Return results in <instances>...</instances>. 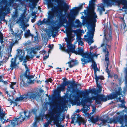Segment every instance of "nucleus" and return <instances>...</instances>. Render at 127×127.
<instances>
[{
    "label": "nucleus",
    "instance_id": "f257e3e1",
    "mask_svg": "<svg viewBox=\"0 0 127 127\" xmlns=\"http://www.w3.org/2000/svg\"><path fill=\"white\" fill-rule=\"evenodd\" d=\"M90 2L91 1H90L89 4V7L88 8L87 11V15L89 20L87 24L88 25L92 26L93 32L91 33V30H88V32H87V35L84 36V39L86 41L88 42L89 45L94 42L92 39L93 38L95 28V22L97 21L96 18L97 17L96 13L95 12V4L93 1L90 4Z\"/></svg>",
    "mask_w": 127,
    "mask_h": 127
},
{
    "label": "nucleus",
    "instance_id": "f03ea898",
    "mask_svg": "<svg viewBox=\"0 0 127 127\" xmlns=\"http://www.w3.org/2000/svg\"><path fill=\"white\" fill-rule=\"evenodd\" d=\"M122 89L121 88H119L118 91H116L107 96V97L103 95H99L93 97L94 100H95V102L98 104H100L101 101L103 102L106 101L107 100H112L117 98L118 97V95H122Z\"/></svg>",
    "mask_w": 127,
    "mask_h": 127
},
{
    "label": "nucleus",
    "instance_id": "7ed1b4c3",
    "mask_svg": "<svg viewBox=\"0 0 127 127\" xmlns=\"http://www.w3.org/2000/svg\"><path fill=\"white\" fill-rule=\"evenodd\" d=\"M68 42L70 48L67 50V52L68 53L71 52L72 53H74L76 55L81 56L82 57V58H81L82 64L83 65L86 64V62L88 52L87 51L85 52L83 48L79 47L77 48V51H76L75 50V48L73 47L71 42H70V41H69Z\"/></svg>",
    "mask_w": 127,
    "mask_h": 127
},
{
    "label": "nucleus",
    "instance_id": "20e7f679",
    "mask_svg": "<svg viewBox=\"0 0 127 127\" xmlns=\"http://www.w3.org/2000/svg\"><path fill=\"white\" fill-rule=\"evenodd\" d=\"M30 74L29 69H27L24 73L20 75V85L21 87H27L28 86V84L34 83V80L31 79L34 78V76Z\"/></svg>",
    "mask_w": 127,
    "mask_h": 127
},
{
    "label": "nucleus",
    "instance_id": "39448f33",
    "mask_svg": "<svg viewBox=\"0 0 127 127\" xmlns=\"http://www.w3.org/2000/svg\"><path fill=\"white\" fill-rule=\"evenodd\" d=\"M40 95L38 93L32 92H28L26 94L21 95L19 97H17L15 99V101H21L24 100L25 101L28 100L31 101L34 99L37 101L40 99Z\"/></svg>",
    "mask_w": 127,
    "mask_h": 127
},
{
    "label": "nucleus",
    "instance_id": "423d86ee",
    "mask_svg": "<svg viewBox=\"0 0 127 127\" xmlns=\"http://www.w3.org/2000/svg\"><path fill=\"white\" fill-rule=\"evenodd\" d=\"M72 87V91L75 94L76 93V94H71L70 95V97L69 98V101L71 102L72 104L75 105L76 103H77V105L80 104V101L79 97L80 95V92L78 91V89L76 90L74 89V88H77L78 86H80L81 84H77L75 83V81H73V83Z\"/></svg>",
    "mask_w": 127,
    "mask_h": 127
},
{
    "label": "nucleus",
    "instance_id": "0eeeda50",
    "mask_svg": "<svg viewBox=\"0 0 127 127\" xmlns=\"http://www.w3.org/2000/svg\"><path fill=\"white\" fill-rule=\"evenodd\" d=\"M78 91L80 92L79 95L83 96L84 98H86L83 101L81 102V104L83 106L85 105L86 103L91 102L92 100L91 98L88 97L90 93L93 94L95 95H97V96L98 95L97 94L98 90H96L94 88L90 90L89 91L87 90H85V91H80L79 90H78Z\"/></svg>",
    "mask_w": 127,
    "mask_h": 127
},
{
    "label": "nucleus",
    "instance_id": "6e6552de",
    "mask_svg": "<svg viewBox=\"0 0 127 127\" xmlns=\"http://www.w3.org/2000/svg\"><path fill=\"white\" fill-rule=\"evenodd\" d=\"M30 113L28 110L25 111L23 112H22L21 113L20 116L19 117L17 118H15L11 120V122L13 125H14L15 127L16 125H20L25 119H29L30 117Z\"/></svg>",
    "mask_w": 127,
    "mask_h": 127
},
{
    "label": "nucleus",
    "instance_id": "1a4fd4ad",
    "mask_svg": "<svg viewBox=\"0 0 127 127\" xmlns=\"http://www.w3.org/2000/svg\"><path fill=\"white\" fill-rule=\"evenodd\" d=\"M62 112V110L60 105L59 107L57 108L56 109L49 112V115L53 117L54 122L57 123H59V119L61 121H63L65 119V115L64 114H63L62 116V118H60V115Z\"/></svg>",
    "mask_w": 127,
    "mask_h": 127
},
{
    "label": "nucleus",
    "instance_id": "9d476101",
    "mask_svg": "<svg viewBox=\"0 0 127 127\" xmlns=\"http://www.w3.org/2000/svg\"><path fill=\"white\" fill-rule=\"evenodd\" d=\"M104 4L107 6H112L117 3L118 5H124L123 9H127V0H103Z\"/></svg>",
    "mask_w": 127,
    "mask_h": 127
},
{
    "label": "nucleus",
    "instance_id": "9b49d317",
    "mask_svg": "<svg viewBox=\"0 0 127 127\" xmlns=\"http://www.w3.org/2000/svg\"><path fill=\"white\" fill-rule=\"evenodd\" d=\"M25 54L23 51L21 49H19L18 51L16 57H15L14 59L12 58L11 61V64L10 66L11 70H12L14 68L16 67L17 66V64L16 63V60L17 58L19 57V60L21 62L23 60V57Z\"/></svg>",
    "mask_w": 127,
    "mask_h": 127
},
{
    "label": "nucleus",
    "instance_id": "f8f14e48",
    "mask_svg": "<svg viewBox=\"0 0 127 127\" xmlns=\"http://www.w3.org/2000/svg\"><path fill=\"white\" fill-rule=\"evenodd\" d=\"M66 78H65L64 80V83H62L60 85V87H57V90L58 92L64 91L65 90V87L68 84L70 85V86H67V92H69L71 91V89H72L73 82L67 81H66Z\"/></svg>",
    "mask_w": 127,
    "mask_h": 127
},
{
    "label": "nucleus",
    "instance_id": "ddd939ff",
    "mask_svg": "<svg viewBox=\"0 0 127 127\" xmlns=\"http://www.w3.org/2000/svg\"><path fill=\"white\" fill-rule=\"evenodd\" d=\"M125 119L126 122H127V116L126 115L124 116L121 115L117 117L114 119H110V123H111L113 122L117 123V122L120 124H123V123L124 119Z\"/></svg>",
    "mask_w": 127,
    "mask_h": 127
},
{
    "label": "nucleus",
    "instance_id": "4468645a",
    "mask_svg": "<svg viewBox=\"0 0 127 127\" xmlns=\"http://www.w3.org/2000/svg\"><path fill=\"white\" fill-rule=\"evenodd\" d=\"M103 52L105 54V60L106 63V66L105 71L109 75L110 73V71L108 68V66L109 65V52L106 47H105V49H103Z\"/></svg>",
    "mask_w": 127,
    "mask_h": 127
},
{
    "label": "nucleus",
    "instance_id": "2eb2a0df",
    "mask_svg": "<svg viewBox=\"0 0 127 127\" xmlns=\"http://www.w3.org/2000/svg\"><path fill=\"white\" fill-rule=\"evenodd\" d=\"M59 6L63 9L65 13L66 12L69 8V6L63 0H56Z\"/></svg>",
    "mask_w": 127,
    "mask_h": 127
},
{
    "label": "nucleus",
    "instance_id": "dca6fc26",
    "mask_svg": "<svg viewBox=\"0 0 127 127\" xmlns=\"http://www.w3.org/2000/svg\"><path fill=\"white\" fill-rule=\"evenodd\" d=\"M97 55L94 53L93 54L91 51L90 52H88L86 62V64L90 62H94V57H97Z\"/></svg>",
    "mask_w": 127,
    "mask_h": 127
},
{
    "label": "nucleus",
    "instance_id": "f3484780",
    "mask_svg": "<svg viewBox=\"0 0 127 127\" xmlns=\"http://www.w3.org/2000/svg\"><path fill=\"white\" fill-rule=\"evenodd\" d=\"M71 13L68 14L67 18H68V21L70 24L72 23L75 19V16L76 14L75 10L74 9L70 10Z\"/></svg>",
    "mask_w": 127,
    "mask_h": 127
},
{
    "label": "nucleus",
    "instance_id": "a211bd4d",
    "mask_svg": "<svg viewBox=\"0 0 127 127\" xmlns=\"http://www.w3.org/2000/svg\"><path fill=\"white\" fill-rule=\"evenodd\" d=\"M68 23L67 20L65 17V15L63 14L60 17L58 27H60L63 25L64 24Z\"/></svg>",
    "mask_w": 127,
    "mask_h": 127
},
{
    "label": "nucleus",
    "instance_id": "6ab92c4d",
    "mask_svg": "<svg viewBox=\"0 0 127 127\" xmlns=\"http://www.w3.org/2000/svg\"><path fill=\"white\" fill-rule=\"evenodd\" d=\"M23 32L22 30H18L17 32L13 34V36L15 37V39L19 40L21 39L23 35Z\"/></svg>",
    "mask_w": 127,
    "mask_h": 127
},
{
    "label": "nucleus",
    "instance_id": "aec40b11",
    "mask_svg": "<svg viewBox=\"0 0 127 127\" xmlns=\"http://www.w3.org/2000/svg\"><path fill=\"white\" fill-rule=\"evenodd\" d=\"M104 34L105 39L104 41H107V42H110V43H111L112 39L111 31L110 30L109 31V33L108 34L109 37L108 38H107L106 37V32L105 31V30H104Z\"/></svg>",
    "mask_w": 127,
    "mask_h": 127
},
{
    "label": "nucleus",
    "instance_id": "412c9836",
    "mask_svg": "<svg viewBox=\"0 0 127 127\" xmlns=\"http://www.w3.org/2000/svg\"><path fill=\"white\" fill-rule=\"evenodd\" d=\"M42 46L39 45L38 46H35L31 48V51L30 52V54H31L32 53H33L34 55L37 53L36 50L39 51L42 48Z\"/></svg>",
    "mask_w": 127,
    "mask_h": 127
},
{
    "label": "nucleus",
    "instance_id": "4be33fe9",
    "mask_svg": "<svg viewBox=\"0 0 127 127\" xmlns=\"http://www.w3.org/2000/svg\"><path fill=\"white\" fill-rule=\"evenodd\" d=\"M78 63L77 60H71L69 62H67V64H69V66L70 68H71L74 66L78 64Z\"/></svg>",
    "mask_w": 127,
    "mask_h": 127
},
{
    "label": "nucleus",
    "instance_id": "5701e85b",
    "mask_svg": "<svg viewBox=\"0 0 127 127\" xmlns=\"http://www.w3.org/2000/svg\"><path fill=\"white\" fill-rule=\"evenodd\" d=\"M3 111V110L0 108V121L2 124L5 123V120L4 119V117L6 114V113H4V112L3 113L2 112Z\"/></svg>",
    "mask_w": 127,
    "mask_h": 127
},
{
    "label": "nucleus",
    "instance_id": "b1692460",
    "mask_svg": "<svg viewBox=\"0 0 127 127\" xmlns=\"http://www.w3.org/2000/svg\"><path fill=\"white\" fill-rule=\"evenodd\" d=\"M44 112H41L39 114L38 116L36 118V121L38 122L40 121L41 120H42L43 119V117L44 116Z\"/></svg>",
    "mask_w": 127,
    "mask_h": 127
},
{
    "label": "nucleus",
    "instance_id": "393cba45",
    "mask_svg": "<svg viewBox=\"0 0 127 127\" xmlns=\"http://www.w3.org/2000/svg\"><path fill=\"white\" fill-rule=\"evenodd\" d=\"M89 118L90 120H88V121L91 122L92 123L95 124L96 122L98 121V116H97L95 118L94 117V116L93 115L91 117H89Z\"/></svg>",
    "mask_w": 127,
    "mask_h": 127
},
{
    "label": "nucleus",
    "instance_id": "a878e982",
    "mask_svg": "<svg viewBox=\"0 0 127 127\" xmlns=\"http://www.w3.org/2000/svg\"><path fill=\"white\" fill-rule=\"evenodd\" d=\"M57 8H56L54 9H52V12L48 14L49 17L50 19H52L54 17V15L53 13L57 12Z\"/></svg>",
    "mask_w": 127,
    "mask_h": 127
},
{
    "label": "nucleus",
    "instance_id": "bb28decb",
    "mask_svg": "<svg viewBox=\"0 0 127 127\" xmlns=\"http://www.w3.org/2000/svg\"><path fill=\"white\" fill-rule=\"evenodd\" d=\"M65 41L67 43V45H66V47L67 48V49H66V51L69 54V58L70 57V56H71V54L70 53V52H69V53L67 52V50L69 49V48H70V47H69L70 46H69V44H68V41H70V42H71V39L70 38H66V39H65Z\"/></svg>",
    "mask_w": 127,
    "mask_h": 127
},
{
    "label": "nucleus",
    "instance_id": "cd10ccee",
    "mask_svg": "<svg viewBox=\"0 0 127 127\" xmlns=\"http://www.w3.org/2000/svg\"><path fill=\"white\" fill-rule=\"evenodd\" d=\"M94 76H95V79L96 83H98L99 79L103 80L104 79V77L102 75L97 76V74H96L95 75H94Z\"/></svg>",
    "mask_w": 127,
    "mask_h": 127
},
{
    "label": "nucleus",
    "instance_id": "c85d7f7f",
    "mask_svg": "<svg viewBox=\"0 0 127 127\" xmlns=\"http://www.w3.org/2000/svg\"><path fill=\"white\" fill-rule=\"evenodd\" d=\"M58 29V28L57 27H54L52 28L51 32L53 37H55L56 36V34H54V33H56L55 31H56Z\"/></svg>",
    "mask_w": 127,
    "mask_h": 127
},
{
    "label": "nucleus",
    "instance_id": "c756f323",
    "mask_svg": "<svg viewBox=\"0 0 127 127\" xmlns=\"http://www.w3.org/2000/svg\"><path fill=\"white\" fill-rule=\"evenodd\" d=\"M14 45V43H13V42H11L10 44L9 47L8 49V51H9L8 53H9L10 54H11V52L12 49Z\"/></svg>",
    "mask_w": 127,
    "mask_h": 127
},
{
    "label": "nucleus",
    "instance_id": "7c9ffc66",
    "mask_svg": "<svg viewBox=\"0 0 127 127\" xmlns=\"http://www.w3.org/2000/svg\"><path fill=\"white\" fill-rule=\"evenodd\" d=\"M72 30L71 29H67V30L66 31V33L67 35V36L68 37L67 38H70H70H69L68 37L69 36H71V34H72ZM67 38H66L65 39H66Z\"/></svg>",
    "mask_w": 127,
    "mask_h": 127
},
{
    "label": "nucleus",
    "instance_id": "2f4dec72",
    "mask_svg": "<svg viewBox=\"0 0 127 127\" xmlns=\"http://www.w3.org/2000/svg\"><path fill=\"white\" fill-rule=\"evenodd\" d=\"M68 100L64 99L62 101V103L61 104V106L62 107H65L66 106V104H68Z\"/></svg>",
    "mask_w": 127,
    "mask_h": 127
},
{
    "label": "nucleus",
    "instance_id": "473e14b6",
    "mask_svg": "<svg viewBox=\"0 0 127 127\" xmlns=\"http://www.w3.org/2000/svg\"><path fill=\"white\" fill-rule=\"evenodd\" d=\"M83 8L82 4H80L78 7H74V8H75V9H74L76 11V14H77L79 11L82 9Z\"/></svg>",
    "mask_w": 127,
    "mask_h": 127
},
{
    "label": "nucleus",
    "instance_id": "72a5a7b5",
    "mask_svg": "<svg viewBox=\"0 0 127 127\" xmlns=\"http://www.w3.org/2000/svg\"><path fill=\"white\" fill-rule=\"evenodd\" d=\"M30 54L31 55V56H30L28 55H26L25 57V58L27 61H29V59H32L34 58V57L35 56V55H34V54L32 55V54Z\"/></svg>",
    "mask_w": 127,
    "mask_h": 127
},
{
    "label": "nucleus",
    "instance_id": "f704fd0d",
    "mask_svg": "<svg viewBox=\"0 0 127 127\" xmlns=\"http://www.w3.org/2000/svg\"><path fill=\"white\" fill-rule=\"evenodd\" d=\"M53 0H48L47 1V4L49 7H52L53 6V3L52 1Z\"/></svg>",
    "mask_w": 127,
    "mask_h": 127
},
{
    "label": "nucleus",
    "instance_id": "c9c22d12",
    "mask_svg": "<svg viewBox=\"0 0 127 127\" xmlns=\"http://www.w3.org/2000/svg\"><path fill=\"white\" fill-rule=\"evenodd\" d=\"M98 121L99 120L101 121H102V122L100 123V124H99V125H100L102 123H103V124H104L105 123H106L107 122V120H105L104 119H102L101 118H99L98 116Z\"/></svg>",
    "mask_w": 127,
    "mask_h": 127
},
{
    "label": "nucleus",
    "instance_id": "e433bc0d",
    "mask_svg": "<svg viewBox=\"0 0 127 127\" xmlns=\"http://www.w3.org/2000/svg\"><path fill=\"white\" fill-rule=\"evenodd\" d=\"M105 45H106L105 46V47H104V48H103V50L104 49H105V47H106L107 48V49L108 50V51H108V49H107V46H108V48L109 50H110L111 49V46L110 45H108L107 44L109 42H107V41H105Z\"/></svg>",
    "mask_w": 127,
    "mask_h": 127
},
{
    "label": "nucleus",
    "instance_id": "4c0bfd02",
    "mask_svg": "<svg viewBox=\"0 0 127 127\" xmlns=\"http://www.w3.org/2000/svg\"><path fill=\"white\" fill-rule=\"evenodd\" d=\"M36 111L37 109L35 108L32 109L30 111H29V112H30V116H31V113H32L33 114H36Z\"/></svg>",
    "mask_w": 127,
    "mask_h": 127
},
{
    "label": "nucleus",
    "instance_id": "58836bf2",
    "mask_svg": "<svg viewBox=\"0 0 127 127\" xmlns=\"http://www.w3.org/2000/svg\"><path fill=\"white\" fill-rule=\"evenodd\" d=\"M77 118L76 121V122H82V121L83 119L79 115L78 116Z\"/></svg>",
    "mask_w": 127,
    "mask_h": 127
},
{
    "label": "nucleus",
    "instance_id": "ea45409f",
    "mask_svg": "<svg viewBox=\"0 0 127 127\" xmlns=\"http://www.w3.org/2000/svg\"><path fill=\"white\" fill-rule=\"evenodd\" d=\"M92 63V67L94 70L97 67V65L96 63L94 61Z\"/></svg>",
    "mask_w": 127,
    "mask_h": 127
},
{
    "label": "nucleus",
    "instance_id": "a19ab883",
    "mask_svg": "<svg viewBox=\"0 0 127 127\" xmlns=\"http://www.w3.org/2000/svg\"><path fill=\"white\" fill-rule=\"evenodd\" d=\"M60 46L59 48L60 49L62 50H63L64 51H66V50H65L66 47H64V45H63V46H62L61 44H59Z\"/></svg>",
    "mask_w": 127,
    "mask_h": 127
},
{
    "label": "nucleus",
    "instance_id": "79ce46f5",
    "mask_svg": "<svg viewBox=\"0 0 127 127\" xmlns=\"http://www.w3.org/2000/svg\"><path fill=\"white\" fill-rule=\"evenodd\" d=\"M97 86L98 88V90L96 89V90H98V91H99L100 92H101L102 90V87L100 85V84H98V83H96Z\"/></svg>",
    "mask_w": 127,
    "mask_h": 127
},
{
    "label": "nucleus",
    "instance_id": "37998d69",
    "mask_svg": "<svg viewBox=\"0 0 127 127\" xmlns=\"http://www.w3.org/2000/svg\"><path fill=\"white\" fill-rule=\"evenodd\" d=\"M121 101L122 102V103L121 104V107L122 108H126V106H125L124 104L125 100H121Z\"/></svg>",
    "mask_w": 127,
    "mask_h": 127
},
{
    "label": "nucleus",
    "instance_id": "c03bdc74",
    "mask_svg": "<svg viewBox=\"0 0 127 127\" xmlns=\"http://www.w3.org/2000/svg\"><path fill=\"white\" fill-rule=\"evenodd\" d=\"M21 22L22 23H24L25 22L24 18H22L20 20H19L17 22V23Z\"/></svg>",
    "mask_w": 127,
    "mask_h": 127
},
{
    "label": "nucleus",
    "instance_id": "a18cd8bd",
    "mask_svg": "<svg viewBox=\"0 0 127 127\" xmlns=\"http://www.w3.org/2000/svg\"><path fill=\"white\" fill-rule=\"evenodd\" d=\"M123 25L124 26L123 29L124 30V32H125L127 31V28L126 27V24L125 22H124L123 23Z\"/></svg>",
    "mask_w": 127,
    "mask_h": 127
},
{
    "label": "nucleus",
    "instance_id": "49530a36",
    "mask_svg": "<svg viewBox=\"0 0 127 127\" xmlns=\"http://www.w3.org/2000/svg\"><path fill=\"white\" fill-rule=\"evenodd\" d=\"M99 8L101 9V10L102 11H105L104 6L102 5H102H100L99 6Z\"/></svg>",
    "mask_w": 127,
    "mask_h": 127
},
{
    "label": "nucleus",
    "instance_id": "de8ad7c7",
    "mask_svg": "<svg viewBox=\"0 0 127 127\" xmlns=\"http://www.w3.org/2000/svg\"><path fill=\"white\" fill-rule=\"evenodd\" d=\"M14 125H13L10 122H9L8 125H7V126L5 127H14Z\"/></svg>",
    "mask_w": 127,
    "mask_h": 127
},
{
    "label": "nucleus",
    "instance_id": "09e8293b",
    "mask_svg": "<svg viewBox=\"0 0 127 127\" xmlns=\"http://www.w3.org/2000/svg\"><path fill=\"white\" fill-rule=\"evenodd\" d=\"M97 71H99V69L97 68V66L94 69V75L97 74L96 72Z\"/></svg>",
    "mask_w": 127,
    "mask_h": 127
},
{
    "label": "nucleus",
    "instance_id": "8fccbe9b",
    "mask_svg": "<svg viewBox=\"0 0 127 127\" xmlns=\"http://www.w3.org/2000/svg\"><path fill=\"white\" fill-rule=\"evenodd\" d=\"M97 10L98 11H99V14L100 15H102V11L100 8H99V6H98V7L97 9Z\"/></svg>",
    "mask_w": 127,
    "mask_h": 127
},
{
    "label": "nucleus",
    "instance_id": "3c124183",
    "mask_svg": "<svg viewBox=\"0 0 127 127\" xmlns=\"http://www.w3.org/2000/svg\"><path fill=\"white\" fill-rule=\"evenodd\" d=\"M78 45H81L82 46L84 44L82 40H80L78 42Z\"/></svg>",
    "mask_w": 127,
    "mask_h": 127
},
{
    "label": "nucleus",
    "instance_id": "603ef678",
    "mask_svg": "<svg viewBox=\"0 0 127 127\" xmlns=\"http://www.w3.org/2000/svg\"><path fill=\"white\" fill-rule=\"evenodd\" d=\"M37 25L38 26H40L42 24V22L41 21V19H40L38 22Z\"/></svg>",
    "mask_w": 127,
    "mask_h": 127
},
{
    "label": "nucleus",
    "instance_id": "864d4df0",
    "mask_svg": "<svg viewBox=\"0 0 127 127\" xmlns=\"http://www.w3.org/2000/svg\"><path fill=\"white\" fill-rule=\"evenodd\" d=\"M82 121V124L83 125H85V126H86V121L83 118Z\"/></svg>",
    "mask_w": 127,
    "mask_h": 127
},
{
    "label": "nucleus",
    "instance_id": "5fc2aeb1",
    "mask_svg": "<svg viewBox=\"0 0 127 127\" xmlns=\"http://www.w3.org/2000/svg\"><path fill=\"white\" fill-rule=\"evenodd\" d=\"M0 39H3V35L2 33L0 31Z\"/></svg>",
    "mask_w": 127,
    "mask_h": 127
},
{
    "label": "nucleus",
    "instance_id": "6e6d98bb",
    "mask_svg": "<svg viewBox=\"0 0 127 127\" xmlns=\"http://www.w3.org/2000/svg\"><path fill=\"white\" fill-rule=\"evenodd\" d=\"M11 104L12 103H13L14 106H17L18 104V103L16 102H14L13 101H11Z\"/></svg>",
    "mask_w": 127,
    "mask_h": 127
},
{
    "label": "nucleus",
    "instance_id": "4d7b16f0",
    "mask_svg": "<svg viewBox=\"0 0 127 127\" xmlns=\"http://www.w3.org/2000/svg\"><path fill=\"white\" fill-rule=\"evenodd\" d=\"M49 57V55H45L43 57V60H45L47 58H48Z\"/></svg>",
    "mask_w": 127,
    "mask_h": 127
},
{
    "label": "nucleus",
    "instance_id": "13d9d810",
    "mask_svg": "<svg viewBox=\"0 0 127 127\" xmlns=\"http://www.w3.org/2000/svg\"><path fill=\"white\" fill-rule=\"evenodd\" d=\"M82 38L80 36H77V42H78L80 41V40H81Z\"/></svg>",
    "mask_w": 127,
    "mask_h": 127
},
{
    "label": "nucleus",
    "instance_id": "bf43d9fd",
    "mask_svg": "<svg viewBox=\"0 0 127 127\" xmlns=\"http://www.w3.org/2000/svg\"><path fill=\"white\" fill-rule=\"evenodd\" d=\"M39 52L40 54H43V55L46 53V51L44 50H43L40 51Z\"/></svg>",
    "mask_w": 127,
    "mask_h": 127
},
{
    "label": "nucleus",
    "instance_id": "052dcab7",
    "mask_svg": "<svg viewBox=\"0 0 127 127\" xmlns=\"http://www.w3.org/2000/svg\"><path fill=\"white\" fill-rule=\"evenodd\" d=\"M125 84L126 87V88L127 89V77H125Z\"/></svg>",
    "mask_w": 127,
    "mask_h": 127
},
{
    "label": "nucleus",
    "instance_id": "680f3d73",
    "mask_svg": "<svg viewBox=\"0 0 127 127\" xmlns=\"http://www.w3.org/2000/svg\"><path fill=\"white\" fill-rule=\"evenodd\" d=\"M76 115H77V116H79V114H76V115H74L73 117L71 118L72 120H74L75 119V116Z\"/></svg>",
    "mask_w": 127,
    "mask_h": 127
},
{
    "label": "nucleus",
    "instance_id": "e2e57ef3",
    "mask_svg": "<svg viewBox=\"0 0 127 127\" xmlns=\"http://www.w3.org/2000/svg\"><path fill=\"white\" fill-rule=\"evenodd\" d=\"M29 35L30 34H29L28 32L25 33V36L26 37H28Z\"/></svg>",
    "mask_w": 127,
    "mask_h": 127
},
{
    "label": "nucleus",
    "instance_id": "0e129e2a",
    "mask_svg": "<svg viewBox=\"0 0 127 127\" xmlns=\"http://www.w3.org/2000/svg\"><path fill=\"white\" fill-rule=\"evenodd\" d=\"M56 126L57 127H64L63 126L59 124H56Z\"/></svg>",
    "mask_w": 127,
    "mask_h": 127
},
{
    "label": "nucleus",
    "instance_id": "69168bd1",
    "mask_svg": "<svg viewBox=\"0 0 127 127\" xmlns=\"http://www.w3.org/2000/svg\"><path fill=\"white\" fill-rule=\"evenodd\" d=\"M2 81L1 82H2L4 84L7 85L8 84V82L7 81H4L3 80H2Z\"/></svg>",
    "mask_w": 127,
    "mask_h": 127
},
{
    "label": "nucleus",
    "instance_id": "338daca9",
    "mask_svg": "<svg viewBox=\"0 0 127 127\" xmlns=\"http://www.w3.org/2000/svg\"><path fill=\"white\" fill-rule=\"evenodd\" d=\"M114 77L115 79H117L118 77V76L117 74H114Z\"/></svg>",
    "mask_w": 127,
    "mask_h": 127
},
{
    "label": "nucleus",
    "instance_id": "774afa93",
    "mask_svg": "<svg viewBox=\"0 0 127 127\" xmlns=\"http://www.w3.org/2000/svg\"><path fill=\"white\" fill-rule=\"evenodd\" d=\"M35 21V19L34 18H32L31 19V21L32 23H34Z\"/></svg>",
    "mask_w": 127,
    "mask_h": 127
}]
</instances>
